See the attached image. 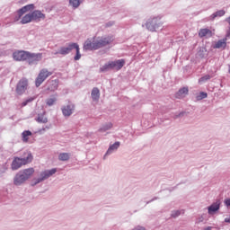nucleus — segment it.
I'll return each mask as SVG.
<instances>
[{
    "instance_id": "f257e3e1",
    "label": "nucleus",
    "mask_w": 230,
    "mask_h": 230,
    "mask_svg": "<svg viewBox=\"0 0 230 230\" xmlns=\"http://www.w3.org/2000/svg\"><path fill=\"white\" fill-rule=\"evenodd\" d=\"M33 161V155L30 151H25L23 153V156L22 158L14 157L12 163V169L13 170H19L21 166H24L26 164H30Z\"/></svg>"
},
{
    "instance_id": "f03ea898",
    "label": "nucleus",
    "mask_w": 230,
    "mask_h": 230,
    "mask_svg": "<svg viewBox=\"0 0 230 230\" xmlns=\"http://www.w3.org/2000/svg\"><path fill=\"white\" fill-rule=\"evenodd\" d=\"M53 75V72H49L48 69L43 68L40 71L36 80H35V85L36 87H40L42 84H44V81L49 78Z\"/></svg>"
},
{
    "instance_id": "7ed1b4c3",
    "label": "nucleus",
    "mask_w": 230,
    "mask_h": 230,
    "mask_svg": "<svg viewBox=\"0 0 230 230\" xmlns=\"http://www.w3.org/2000/svg\"><path fill=\"white\" fill-rule=\"evenodd\" d=\"M95 42L97 44V49H100V48H105V46H110V44H112L114 42V36L108 35L101 37L95 40Z\"/></svg>"
},
{
    "instance_id": "20e7f679",
    "label": "nucleus",
    "mask_w": 230,
    "mask_h": 230,
    "mask_svg": "<svg viewBox=\"0 0 230 230\" xmlns=\"http://www.w3.org/2000/svg\"><path fill=\"white\" fill-rule=\"evenodd\" d=\"M125 66L124 59H119L117 61H111L109 64L105 65L101 68V71H107V69H116V71H119L121 67Z\"/></svg>"
},
{
    "instance_id": "39448f33",
    "label": "nucleus",
    "mask_w": 230,
    "mask_h": 230,
    "mask_svg": "<svg viewBox=\"0 0 230 230\" xmlns=\"http://www.w3.org/2000/svg\"><path fill=\"white\" fill-rule=\"evenodd\" d=\"M26 89H28V79L22 78L17 84L16 93L21 96L26 93Z\"/></svg>"
},
{
    "instance_id": "423d86ee",
    "label": "nucleus",
    "mask_w": 230,
    "mask_h": 230,
    "mask_svg": "<svg viewBox=\"0 0 230 230\" xmlns=\"http://www.w3.org/2000/svg\"><path fill=\"white\" fill-rule=\"evenodd\" d=\"M55 173H57L56 169H51L49 171H44L40 174L41 178H39L34 184H39V182H42V181H46V179H49V177H51V175H55Z\"/></svg>"
},
{
    "instance_id": "0eeeda50",
    "label": "nucleus",
    "mask_w": 230,
    "mask_h": 230,
    "mask_svg": "<svg viewBox=\"0 0 230 230\" xmlns=\"http://www.w3.org/2000/svg\"><path fill=\"white\" fill-rule=\"evenodd\" d=\"M27 60L29 61V64H37V62L42 60V53L31 54L28 52Z\"/></svg>"
},
{
    "instance_id": "6e6552de",
    "label": "nucleus",
    "mask_w": 230,
    "mask_h": 230,
    "mask_svg": "<svg viewBox=\"0 0 230 230\" xmlns=\"http://www.w3.org/2000/svg\"><path fill=\"white\" fill-rule=\"evenodd\" d=\"M28 53L29 52H26L24 50H19V51H16L13 54V57L15 60L21 62L22 60H28Z\"/></svg>"
},
{
    "instance_id": "1a4fd4ad",
    "label": "nucleus",
    "mask_w": 230,
    "mask_h": 230,
    "mask_svg": "<svg viewBox=\"0 0 230 230\" xmlns=\"http://www.w3.org/2000/svg\"><path fill=\"white\" fill-rule=\"evenodd\" d=\"M159 22L157 20V18H154L150 21H148L146 24L147 30H149V31H155L156 28H159Z\"/></svg>"
},
{
    "instance_id": "9d476101",
    "label": "nucleus",
    "mask_w": 230,
    "mask_h": 230,
    "mask_svg": "<svg viewBox=\"0 0 230 230\" xmlns=\"http://www.w3.org/2000/svg\"><path fill=\"white\" fill-rule=\"evenodd\" d=\"M34 9H35V5L33 4L23 6L22 8H21L18 11L19 16L16 19V21H19V19H21V17H22V15H24V13H26V12H30L31 10H34Z\"/></svg>"
},
{
    "instance_id": "9b49d317",
    "label": "nucleus",
    "mask_w": 230,
    "mask_h": 230,
    "mask_svg": "<svg viewBox=\"0 0 230 230\" xmlns=\"http://www.w3.org/2000/svg\"><path fill=\"white\" fill-rule=\"evenodd\" d=\"M84 49L93 51V49H98V45L96 43V40L91 41V40H87L84 42Z\"/></svg>"
},
{
    "instance_id": "f8f14e48",
    "label": "nucleus",
    "mask_w": 230,
    "mask_h": 230,
    "mask_svg": "<svg viewBox=\"0 0 230 230\" xmlns=\"http://www.w3.org/2000/svg\"><path fill=\"white\" fill-rule=\"evenodd\" d=\"M76 43H70L67 47H63L59 49V55H69L73 49H75V46Z\"/></svg>"
},
{
    "instance_id": "ddd939ff",
    "label": "nucleus",
    "mask_w": 230,
    "mask_h": 230,
    "mask_svg": "<svg viewBox=\"0 0 230 230\" xmlns=\"http://www.w3.org/2000/svg\"><path fill=\"white\" fill-rule=\"evenodd\" d=\"M226 47H227V38H225L223 40H219L214 45L215 49H226Z\"/></svg>"
},
{
    "instance_id": "4468645a",
    "label": "nucleus",
    "mask_w": 230,
    "mask_h": 230,
    "mask_svg": "<svg viewBox=\"0 0 230 230\" xmlns=\"http://www.w3.org/2000/svg\"><path fill=\"white\" fill-rule=\"evenodd\" d=\"M32 17V21H40V19H46V14L42 13V12L36 10L31 13Z\"/></svg>"
},
{
    "instance_id": "2eb2a0df",
    "label": "nucleus",
    "mask_w": 230,
    "mask_h": 230,
    "mask_svg": "<svg viewBox=\"0 0 230 230\" xmlns=\"http://www.w3.org/2000/svg\"><path fill=\"white\" fill-rule=\"evenodd\" d=\"M73 111H75V106L73 104H68L62 108V112L64 116H71V114H73Z\"/></svg>"
},
{
    "instance_id": "dca6fc26",
    "label": "nucleus",
    "mask_w": 230,
    "mask_h": 230,
    "mask_svg": "<svg viewBox=\"0 0 230 230\" xmlns=\"http://www.w3.org/2000/svg\"><path fill=\"white\" fill-rule=\"evenodd\" d=\"M199 37L200 39L204 38V37H213V31H211V30L209 29H200L199 31Z\"/></svg>"
},
{
    "instance_id": "f3484780",
    "label": "nucleus",
    "mask_w": 230,
    "mask_h": 230,
    "mask_svg": "<svg viewBox=\"0 0 230 230\" xmlns=\"http://www.w3.org/2000/svg\"><path fill=\"white\" fill-rule=\"evenodd\" d=\"M26 179L24 177V175L22 173L20 174H16V176L14 177V184L15 186H21V184L26 182Z\"/></svg>"
},
{
    "instance_id": "a211bd4d",
    "label": "nucleus",
    "mask_w": 230,
    "mask_h": 230,
    "mask_svg": "<svg viewBox=\"0 0 230 230\" xmlns=\"http://www.w3.org/2000/svg\"><path fill=\"white\" fill-rule=\"evenodd\" d=\"M220 209V200L213 203L210 207H208V214L211 215Z\"/></svg>"
},
{
    "instance_id": "6ab92c4d",
    "label": "nucleus",
    "mask_w": 230,
    "mask_h": 230,
    "mask_svg": "<svg viewBox=\"0 0 230 230\" xmlns=\"http://www.w3.org/2000/svg\"><path fill=\"white\" fill-rule=\"evenodd\" d=\"M92 99L93 102H98L100 100V89L94 87L92 90Z\"/></svg>"
},
{
    "instance_id": "aec40b11",
    "label": "nucleus",
    "mask_w": 230,
    "mask_h": 230,
    "mask_svg": "<svg viewBox=\"0 0 230 230\" xmlns=\"http://www.w3.org/2000/svg\"><path fill=\"white\" fill-rule=\"evenodd\" d=\"M33 21V18L31 16V13L25 14L22 20H21V24H28Z\"/></svg>"
},
{
    "instance_id": "412c9836",
    "label": "nucleus",
    "mask_w": 230,
    "mask_h": 230,
    "mask_svg": "<svg viewBox=\"0 0 230 230\" xmlns=\"http://www.w3.org/2000/svg\"><path fill=\"white\" fill-rule=\"evenodd\" d=\"M33 173H35V170L33 168H29L23 170L22 174H23L25 179L28 181V179H30V177L33 175Z\"/></svg>"
},
{
    "instance_id": "4be33fe9",
    "label": "nucleus",
    "mask_w": 230,
    "mask_h": 230,
    "mask_svg": "<svg viewBox=\"0 0 230 230\" xmlns=\"http://www.w3.org/2000/svg\"><path fill=\"white\" fill-rule=\"evenodd\" d=\"M188 93H189L188 87H183L180 89L179 92L176 93V97L184 98V96H186Z\"/></svg>"
},
{
    "instance_id": "5701e85b",
    "label": "nucleus",
    "mask_w": 230,
    "mask_h": 230,
    "mask_svg": "<svg viewBox=\"0 0 230 230\" xmlns=\"http://www.w3.org/2000/svg\"><path fill=\"white\" fill-rule=\"evenodd\" d=\"M30 136H31V131L25 130L22 133V139L23 143H28V140L30 139Z\"/></svg>"
},
{
    "instance_id": "b1692460",
    "label": "nucleus",
    "mask_w": 230,
    "mask_h": 230,
    "mask_svg": "<svg viewBox=\"0 0 230 230\" xmlns=\"http://www.w3.org/2000/svg\"><path fill=\"white\" fill-rule=\"evenodd\" d=\"M56 102H57V96L56 95H52V96H50V98L46 100V104L49 107H51V106L55 105Z\"/></svg>"
},
{
    "instance_id": "393cba45",
    "label": "nucleus",
    "mask_w": 230,
    "mask_h": 230,
    "mask_svg": "<svg viewBox=\"0 0 230 230\" xmlns=\"http://www.w3.org/2000/svg\"><path fill=\"white\" fill-rule=\"evenodd\" d=\"M74 49H75L76 54L75 56V60H80V58H82V55L80 54V47L78 46L77 43H75V45H74Z\"/></svg>"
},
{
    "instance_id": "a878e982",
    "label": "nucleus",
    "mask_w": 230,
    "mask_h": 230,
    "mask_svg": "<svg viewBox=\"0 0 230 230\" xmlns=\"http://www.w3.org/2000/svg\"><path fill=\"white\" fill-rule=\"evenodd\" d=\"M119 148V142H115L112 146H111L106 154H112L113 150H118Z\"/></svg>"
},
{
    "instance_id": "bb28decb",
    "label": "nucleus",
    "mask_w": 230,
    "mask_h": 230,
    "mask_svg": "<svg viewBox=\"0 0 230 230\" xmlns=\"http://www.w3.org/2000/svg\"><path fill=\"white\" fill-rule=\"evenodd\" d=\"M69 157H71L69 153H61L58 155L59 161H69Z\"/></svg>"
},
{
    "instance_id": "cd10ccee",
    "label": "nucleus",
    "mask_w": 230,
    "mask_h": 230,
    "mask_svg": "<svg viewBox=\"0 0 230 230\" xmlns=\"http://www.w3.org/2000/svg\"><path fill=\"white\" fill-rule=\"evenodd\" d=\"M58 89V84H57V81H52L50 86L48 87V91L55 92Z\"/></svg>"
},
{
    "instance_id": "c85d7f7f",
    "label": "nucleus",
    "mask_w": 230,
    "mask_h": 230,
    "mask_svg": "<svg viewBox=\"0 0 230 230\" xmlns=\"http://www.w3.org/2000/svg\"><path fill=\"white\" fill-rule=\"evenodd\" d=\"M37 121L38 123H48V118L44 114H39Z\"/></svg>"
},
{
    "instance_id": "c756f323",
    "label": "nucleus",
    "mask_w": 230,
    "mask_h": 230,
    "mask_svg": "<svg viewBox=\"0 0 230 230\" xmlns=\"http://www.w3.org/2000/svg\"><path fill=\"white\" fill-rule=\"evenodd\" d=\"M82 2L80 0H69V4L72 8H78Z\"/></svg>"
},
{
    "instance_id": "7c9ffc66",
    "label": "nucleus",
    "mask_w": 230,
    "mask_h": 230,
    "mask_svg": "<svg viewBox=\"0 0 230 230\" xmlns=\"http://www.w3.org/2000/svg\"><path fill=\"white\" fill-rule=\"evenodd\" d=\"M36 99H37V96L30 97L29 99L22 102V107H26L28 103H31V102H33V100H36Z\"/></svg>"
},
{
    "instance_id": "2f4dec72",
    "label": "nucleus",
    "mask_w": 230,
    "mask_h": 230,
    "mask_svg": "<svg viewBox=\"0 0 230 230\" xmlns=\"http://www.w3.org/2000/svg\"><path fill=\"white\" fill-rule=\"evenodd\" d=\"M211 78V76L209 75H207L203 77H201L199 80V84H204V82H208V80H209Z\"/></svg>"
},
{
    "instance_id": "473e14b6",
    "label": "nucleus",
    "mask_w": 230,
    "mask_h": 230,
    "mask_svg": "<svg viewBox=\"0 0 230 230\" xmlns=\"http://www.w3.org/2000/svg\"><path fill=\"white\" fill-rule=\"evenodd\" d=\"M223 15H226V11L224 10L217 11L214 13V17H223Z\"/></svg>"
},
{
    "instance_id": "72a5a7b5",
    "label": "nucleus",
    "mask_w": 230,
    "mask_h": 230,
    "mask_svg": "<svg viewBox=\"0 0 230 230\" xmlns=\"http://www.w3.org/2000/svg\"><path fill=\"white\" fill-rule=\"evenodd\" d=\"M112 127V123H109L106 126H104L102 128H101V131H105V130H111V128Z\"/></svg>"
},
{
    "instance_id": "f704fd0d",
    "label": "nucleus",
    "mask_w": 230,
    "mask_h": 230,
    "mask_svg": "<svg viewBox=\"0 0 230 230\" xmlns=\"http://www.w3.org/2000/svg\"><path fill=\"white\" fill-rule=\"evenodd\" d=\"M179 215H181V211H179V210H176L172 213V217H173V218L179 217Z\"/></svg>"
},
{
    "instance_id": "c9c22d12",
    "label": "nucleus",
    "mask_w": 230,
    "mask_h": 230,
    "mask_svg": "<svg viewBox=\"0 0 230 230\" xmlns=\"http://www.w3.org/2000/svg\"><path fill=\"white\" fill-rule=\"evenodd\" d=\"M200 96H201V100H204V98H208V93L201 92Z\"/></svg>"
},
{
    "instance_id": "e433bc0d",
    "label": "nucleus",
    "mask_w": 230,
    "mask_h": 230,
    "mask_svg": "<svg viewBox=\"0 0 230 230\" xmlns=\"http://www.w3.org/2000/svg\"><path fill=\"white\" fill-rule=\"evenodd\" d=\"M225 204L227 208H230V199H226Z\"/></svg>"
},
{
    "instance_id": "4c0bfd02",
    "label": "nucleus",
    "mask_w": 230,
    "mask_h": 230,
    "mask_svg": "<svg viewBox=\"0 0 230 230\" xmlns=\"http://www.w3.org/2000/svg\"><path fill=\"white\" fill-rule=\"evenodd\" d=\"M225 222H226V224H230V217L225 218Z\"/></svg>"
},
{
    "instance_id": "58836bf2",
    "label": "nucleus",
    "mask_w": 230,
    "mask_h": 230,
    "mask_svg": "<svg viewBox=\"0 0 230 230\" xmlns=\"http://www.w3.org/2000/svg\"><path fill=\"white\" fill-rule=\"evenodd\" d=\"M229 37H230V30L227 31L226 39H229Z\"/></svg>"
},
{
    "instance_id": "ea45409f",
    "label": "nucleus",
    "mask_w": 230,
    "mask_h": 230,
    "mask_svg": "<svg viewBox=\"0 0 230 230\" xmlns=\"http://www.w3.org/2000/svg\"><path fill=\"white\" fill-rule=\"evenodd\" d=\"M226 21L230 24V16L226 19Z\"/></svg>"
}]
</instances>
